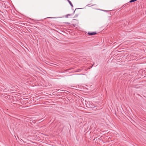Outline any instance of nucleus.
<instances>
[{
    "label": "nucleus",
    "mask_w": 146,
    "mask_h": 146,
    "mask_svg": "<svg viewBox=\"0 0 146 146\" xmlns=\"http://www.w3.org/2000/svg\"><path fill=\"white\" fill-rule=\"evenodd\" d=\"M97 34L96 32H89L88 33V35L90 36H92L93 35H96Z\"/></svg>",
    "instance_id": "f257e3e1"
},
{
    "label": "nucleus",
    "mask_w": 146,
    "mask_h": 146,
    "mask_svg": "<svg viewBox=\"0 0 146 146\" xmlns=\"http://www.w3.org/2000/svg\"><path fill=\"white\" fill-rule=\"evenodd\" d=\"M67 1H68L69 3L70 4L71 7H73V5L72 3H71V1L69 0H67Z\"/></svg>",
    "instance_id": "f03ea898"
},
{
    "label": "nucleus",
    "mask_w": 146,
    "mask_h": 146,
    "mask_svg": "<svg viewBox=\"0 0 146 146\" xmlns=\"http://www.w3.org/2000/svg\"><path fill=\"white\" fill-rule=\"evenodd\" d=\"M137 0H131L129 3H132L137 1Z\"/></svg>",
    "instance_id": "7ed1b4c3"
},
{
    "label": "nucleus",
    "mask_w": 146,
    "mask_h": 146,
    "mask_svg": "<svg viewBox=\"0 0 146 146\" xmlns=\"http://www.w3.org/2000/svg\"><path fill=\"white\" fill-rule=\"evenodd\" d=\"M87 104H87L86 105V106H87L88 107V106H87ZM88 105H89V106H88V108H93V107H92V105L91 104V105H90L89 104H88Z\"/></svg>",
    "instance_id": "20e7f679"
},
{
    "label": "nucleus",
    "mask_w": 146,
    "mask_h": 146,
    "mask_svg": "<svg viewBox=\"0 0 146 146\" xmlns=\"http://www.w3.org/2000/svg\"><path fill=\"white\" fill-rule=\"evenodd\" d=\"M81 71V70L80 69H78L76 70V72H79Z\"/></svg>",
    "instance_id": "39448f33"
},
{
    "label": "nucleus",
    "mask_w": 146,
    "mask_h": 146,
    "mask_svg": "<svg viewBox=\"0 0 146 146\" xmlns=\"http://www.w3.org/2000/svg\"><path fill=\"white\" fill-rule=\"evenodd\" d=\"M81 8H76L75 9V10H74V11L73 12V14H74V12H75V11L76 10V9H80Z\"/></svg>",
    "instance_id": "423d86ee"
},
{
    "label": "nucleus",
    "mask_w": 146,
    "mask_h": 146,
    "mask_svg": "<svg viewBox=\"0 0 146 146\" xmlns=\"http://www.w3.org/2000/svg\"><path fill=\"white\" fill-rule=\"evenodd\" d=\"M72 14H68V16H71L72 15Z\"/></svg>",
    "instance_id": "0eeeda50"
},
{
    "label": "nucleus",
    "mask_w": 146,
    "mask_h": 146,
    "mask_svg": "<svg viewBox=\"0 0 146 146\" xmlns=\"http://www.w3.org/2000/svg\"><path fill=\"white\" fill-rule=\"evenodd\" d=\"M102 10V11H105V12H108V11H108L104 10Z\"/></svg>",
    "instance_id": "6e6552de"
},
{
    "label": "nucleus",
    "mask_w": 146,
    "mask_h": 146,
    "mask_svg": "<svg viewBox=\"0 0 146 146\" xmlns=\"http://www.w3.org/2000/svg\"><path fill=\"white\" fill-rule=\"evenodd\" d=\"M68 15H66L65 16V17H66V18H68Z\"/></svg>",
    "instance_id": "1a4fd4ad"
},
{
    "label": "nucleus",
    "mask_w": 146,
    "mask_h": 146,
    "mask_svg": "<svg viewBox=\"0 0 146 146\" xmlns=\"http://www.w3.org/2000/svg\"><path fill=\"white\" fill-rule=\"evenodd\" d=\"M52 17H47V18H51Z\"/></svg>",
    "instance_id": "9d476101"
},
{
    "label": "nucleus",
    "mask_w": 146,
    "mask_h": 146,
    "mask_svg": "<svg viewBox=\"0 0 146 146\" xmlns=\"http://www.w3.org/2000/svg\"><path fill=\"white\" fill-rule=\"evenodd\" d=\"M65 23V24H69V23Z\"/></svg>",
    "instance_id": "9b49d317"
},
{
    "label": "nucleus",
    "mask_w": 146,
    "mask_h": 146,
    "mask_svg": "<svg viewBox=\"0 0 146 146\" xmlns=\"http://www.w3.org/2000/svg\"><path fill=\"white\" fill-rule=\"evenodd\" d=\"M127 3L126 4H125V5H124V6L125 5H127Z\"/></svg>",
    "instance_id": "f8f14e48"
},
{
    "label": "nucleus",
    "mask_w": 146,
    "mask_h": 146,
    "mask_svg": "<svg viewBox=\"0 0 146 146\" xmlns=\"http://www.w3.org/2000/svg\"><path fill=\"white\" fill-rule=\"evenodd\" d=\"M76 17H77L78 16V15H76Z\"/></svg>",
    "instance_id": "ddd939ff"
},
{
    "label": "nucleus",
    "mask_w": 146,
    "mask_h": 146,
    "mask_svg": "<svg viewBox=\"0 0 146 146\" xmlns=\"http://www.w3.org/2000/svg\"><path fill=\"white\" fill-rule=\"evenodd\" d=\"M87 5V6L88 5Z\"/></svg>",
    "instance_id": "4468645a"
}]
</instances>
